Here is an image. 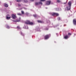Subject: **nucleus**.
I'll return each instance as SVG.
<instances>
[{"mask_svg": "<svg viewBox=\"0 0 76 76\" xmlns=\"http://www.w3.org/2000/svg\"><path fill=\"white\" fill-rule=\"evenodd\" d=\"M39 4H42V2L40 1L39 2H36L35 3V5L36 6H38V5H39Z\"/></svg>", "mask_w": 76, "mask_h": 76, "instance_id": "nucleus-4", "label": "nucleus"}, {"mask_svg": "<svg viewBox=\"0 0 76 76\" xmlns=\"http://www.w3.org/2000/svg\"><path fill=\"white\" fill-rule=\"evenodd\" d=\"M25 24H26V25H28L29 24L30 25H34V23L32 22H31L29 21V20H27L26 22H25Z\"/></svg>", "mask_w": 76, "mask_h": 76, "instance_id": "nucleus-2", "label": "nucleus"}, {"mask_svg": "<svg viewBox=\"0 0 76 76\" xmlns=\"http://www.w3.org/2000/svg\"><path fill=\"white\" fill-rule=\"evenodd\" d=\"M57 1L58 3H60L61 1L60 0H57Z\"/></svg>", "mask_w": 76, "mask_h": 76, "instance_id": "nucleus-18", "label": "nucleus"}, {"mask_svg": "<svg viewBox=\"0 0 76 76\" xmlns=\"http://www.w3.org/2000/svg\"><path fill=\"white\" fill-rule=\"evenodd\" d=\"M68 4L69 6L67 7H66L65 9V10H70L71 4V2H69Z\"/></svg>", "mask_w": 76, "mask_h": 76, "instance_id": "nucleus-1", "label": "nucleus"}, {"mask_svg": "<svg viewBox=\"0 0 76 76\" xmlns=\"http://www.w3.org/2000/svg\"><path fill=\"white\" fill-rule=\"evenodd\" d=\"M17 28H18V29H19V26H17Z\"/></svg>", "mask_w": 76, "mask_h": 76, "instance_id": "nucleus-27", "label": "nucleus"}, {"mask_svg": "<svg viewBox=\"0 0 76 76\" xmlns=\"http://www.w3.org/2000/svg\"><path fill=\"white\" fill-rule=\"evenodd\" d=\"M9 16L8 15H7V20H9V19H10V17H9L8 16Z\"/></svg>", "mask_w": 76, "mask_h": 76, "instance_id": "nucleus-10", "label": "nucleus"}, {"mask_svg": "<svg viewBox=\"0 0 76 76\" xmlns=\"http://www.w3.org/2000/svg\"><path fill=\"white\" fill-rule=\"evenodd\" d=\"M20 19H21L20 18H19V21L20 22Z\"/></svg>", "mask_w": 76, "mask_h": 76, "instance_id": "nucleus-29", "label": "nucleus"}, {"mask_svg": "<svg viewBox=\"0 0 76 76\" xmlns=\"http://www.w3.org/2000/svg\"><path fill=\"white\" fill-rule=\"evenodd\" d=\"M56 10L57 11L59 10V9L58 8H56Z\"/></svg>", "mask_w": 76, "mask_h": 76, "instance_id": "nucleus-22", "label": "nucleus"}, {"mask_svg": "<svg viewBox=\"0 0 76 76\" xmlns=\"http://www.w3.org/2000/svg\"><path fill=\"white\" fill-rule=\"evenodd\" d=\"M50 3H51V1H48L46 3V5L48 6V5H50Z\"/></svg>", "mask_w": 76, "mask_h": 76, "instance_id": "nucleus-6", "label": "nucleus"}, {"mask_svg": "<svg viewBox=\"0 0 76 76\" xmlns=\"http://www.w3.org/2000/svg\"><path fill=\"white\" fill-rule=\"evenodd\" d=\"M40 1H45V0H40Z\"/></svg>", "mask_w": 76, "mask_h": 76, "instance_id": "nucleus-26", "label": "nucleus"}, {"mask_svg": "<svg viewBox=\"0 0 76 76\" xmlns=\"http://www.w3.org/2000/svg\"><path fill=\"white\" fill-rule=\"evenodd\" d=\"M68 35H71V34L70 33H69Z\"/></svg>", "mask_w": 76, "mask_h": 76, "instance_id": "nucleus-25", "label": "nucleus"}, {"mask_svg": "<svg viewBox=\"0 0 76 76\" xmlns=\"http://www.w3.org/2000/svg\"><path fill=\"white\" fill-rule=\"evenodd\" d=\"M50 35H46L45 37V39H48V38H49V37H50Z\"/></svg>", "mask_w": 76, "mask_h": 76, "instance_id": "nucleus-7", "label": "nucleus"}, {"mask_svg": "<svg viewBox=\"0 0 76 76\" xmlns=\"http://www.w3.org/2000/svg\"><path fill=\"white\" fill-rule=\"evenodd\" d=\"M13 21L15 22H18V21H16V20H14Z\"/></svg>", "mask_w": 76, "mask_h": 76, "instance_id": "nucleus-24", "label": "nucleus"}, {"mask_svg": "<svg viewBox=\"0 0 76 76\" xmlns=\"http://www.w3.org/2000/svg\"><path fill=\"white\" fill-rule=\"evenodd\" d=\"M23 3H27L28 1L27 0H23Z\"/></svg>", "mask_w": 76, "mask_h": 76, "instance_id": "nucleus-14", "label": "nucleus"}, {"mask_svg": "<svg viewBox=\"0 0 76 76\" xmlns=\"http://www.w3.org/2000/svg\"><path fill=\"white\" fill-rule=\"evenodd\" d=\"M33 16H34V17H35V18H37V17H38V16L36 14L34 15Z\"/></svg>", "mask_w": 76, "mask_h": 76, "instance_id": "nucleus-16", "label": "nucleus"}, {"mask_svg": "<svg viewBox=\"0 0 76 76\" xmlns=\"http://www.w3.org/2000/svg\"><path fill=\"white\" fill-rule=\"evenodd\" d=\"M18 6H19V4H18Z\"/></svg>", "mask_w": 76, "mask_h": 76, "instance_id": "nucleus-33", "label": "nucleus"}, {"mask_svg": "<svg viewBox=\"0 0 76 76\" xmlns=\"http://www.w3.org/2000/svg\"><path fill=\"white\" fill-rule=\"evenodd\" d=\"M12 18L13 19H15L16 18V16L14 14H12Z\"/></svg>", "mask_w": 76, "mask_h": 76, "instance_id": "nucleus-5", "label": "nucleus"}, {"mask_svg": "<svg viewBox=\"0 0 76 76\" xmlns=\"http://www.w3.org/2000/svg\"><path fill=\"white\" fill-rule=\"evenodd\" d=\"M64 4H66V3H64Z\"/></svg>", "mask_w": 76, "mask_h": 76, "instance_id": "nucleus-37", "label": "nucleus"}, {"mask_svg": "<svg viewBox=\"0 0 76 76\" xmlns=\"http://www.w3.org/2000/svg\"><path fill=\"white\" fill-rule=\"evenodd\" d=\"M18 15H19V14H18Z\"/></svg>", "mask_w": 76, "mask_h": 76, "instance_id": "nucleus-35", "label": "nucleus"}, {"mask_svg": "<svg viewBox=\"0 0 76 76\" xmlns=\"http://www.w3.org/2000/svg\"><path fill=\"white\" fill-rule=\"evenodd\" d=\"M58 26V25H57L54 28H56V27H57V26Z\"/></svg>", "mask_w": 76, "mask_h": 76, "instance_id": "nucleus-28", "label": "nucleus"}, {"mask_svg": "<svg viewBox=\"0 0 76 76\" xmlns=\"http://www.w3.org/2000/svg\"><path fill=\"white\" fill-rule=\"evenodd\" d=\"M26 15H28V12H26Z\"/></svg>", "mask_w": 76, "mask_h": 76, "instance_id": "nucleus-23", "label": "nucleus"}, {"mask_svg": "<svg viewBox=\"0 0 76 76\" xmlns=\"http://www.w3.org/2000/svg\"><path fill=\"white\" fill-rule=\"evenodd\" d=\"M20 34L22 36H25V34L23 33L22 31H20Z\"/></svg>", "mask_w": 76, "mask_h": 76, "instance_id": "nucleus-8", "label": "nucleus"}, {"mask_svg": "<svg viewBox=\"0 0 76 76\" xmlns=\"http://www.w3.org/2000/svg\"><path fill=\"white\" fill-rule=\"evenodd\" d=\"M48 28H47V29H46L45 30H48Z\"/></svg>", "mask_w": 76, "mask_h": 76, "instance_id": "nucleus-32", "label": "nucleus"}, {"mask_svg": "<svg viewBox=\"0 0 76 76\" xmlns=\"http://www.w3.org/2000/svg\"><path fill=\"white\" fill-rule=\"evenodd\" d=\"M5 7H8L9 6V5H8V4H5Z\"/></svg>", "mask_w": 76, "mask_h": 76, "instance_id": "nucleus-15", "label": "nucleus"}, {"mask_svg": "<svg viewBox=\"0 0 76 76\" xmlns=\"http://www.w3.org/2000/svg\"><path fill=\"white\" fill-rule=\"evenodd\" d=\"M64 38H65V39H67L69 38V36L67 35H66L65 37H64Z\"/></svg>", "mask_w": 76, "mask_h": 76, "instance_id": "nucleus-12", "label": "nucleus"}, {"mask_svg": "<svg viewBox=\"0 0 76 76\" xmlns=\"http://www.w3.org/2000/svg\"><path fill=\"white\" fill-rule=\"evenodd\" d=\"M50 14L52 16H59V14L58 13L52 12L50 13Z\"/></svg>", "mask_w": 76, "mask_h": 76, "instance_id": "nucleus-3", "label": "nucleus"}, {"mask_svg": "<svg viewBox=\"0 0 76 76\" xmlns=\"http://www.w3.org/2000/svg\"><path fill=\"white\" fill-rule=\"evenodd\" d=\"M5 26L7 29H9L10 28V27H9V25H5Z\"/></svg>", "mask_w": 76, "mask_h": 76, "instance_id": "nucleus-11", "label": "nucleus"}, {"mask_svg": "<svg viewBox=\"0 0 76 76\" xmlns=\"http://www.w3.org/2000/svg\"><path fill=\"white\" fill-rule=\"evenodd\" d=\"M46 9H47V8H46Z\"/></svg>", "mask_w": 76, "mask_h": 76, "instance_id": "nucleus-39", "label": "nucleus"}, {"mask_svg": "<svg viewBox=\"0 0 76 76\" xmlns=\"http://www.w3.org/2000/svg\"><path fill=\"white\" fill-rule=\"evenodd\" d=\"M48 22H50V21H48Z\"/></svg>", "mask_w": 76, "mask_h": 76, "instance_id": "nucleus-38", "label": "nucleus"}, {"mask_svg": "<svg viewBox=\"0 0 76 76\" xmlns=\"http://www.w3.org/2000/svg\"><path fill=\"white\" fill-rule=\"evenodd\" d=\"M19 15H21V14H19Z\"/></svg>", "mask_w": 76, "mask_h": 76, "instance_id": "nucleus-34", "label": "nucleus"}, {"mask_svg": "<svg viewBox=\"0 0 76 76\" xmlns=\"http://www.w3.org/2000/svg\"><path fill=\"white\" fill-rule=\"evenodd\" d=\"M74 35H76V34H75Z\"/></svg>", "mask_w": 76, "mask_h": 76, "instance_id": "nucleus-36", "label": "nucleus"}, {"mask_svg": "<svg viewBox=\"0 0 76 76\" xmlns=\"http://www.w3.org/2000/svg\"><path fill=\"white\" fill-rule=\"evenodd\" d=\"M58 20H60V17H58Z\"/></svg>", "mask_w": 76, "mask_h": 76, "instance_id": "nucleus-19", "label": "nucleus"}, {"mask_svg": "<svg viewBox=\"0 0 76 76\" xmlns=\"http://www.w3.org/2000/svg\"><path fill=\"white\" fill-rule=\"evenodd\" d=\"M37 22L39 23H44V22H42V21H41V20H38Z\"/></svg>", "mask_w": 76, "mask_h": 76, "instance_id": "nucleus-13", "label": "nucleus"}, {"mask_svg": "<svg viewBox=\"0 0 76 76\" xmlns=\"http://www.w3.org/2000/svg\"><path fill=\"white\" fill-rule=\"evenodd\" d=\"M15 1H17V2H19V0H16Z\"/></svg>", "mask_w": 76, "mask_h": 76, "instance_id": "nucleus-21", "label": "nucleus"}, {"mask_svg": "<svg viewBox=\"0 0 76 76\" xmlns=\"http://www.w3.org/2000/svg\"><path fill=\"white\" fill-rule=\"evenodd\" d=\"M22 14H24V12L23 11H21Z\"/></svg>", "mask_w": 76, "mask_h": 76, "instance_id": "nucleus-20", "label": "nucleus"}, {"mask_svg": "<svg viewBox=\"0 0 76 76\" xmlns=\"http://www.w3.org/2000/svg\"><path fill=\"white\" fill-rule=\"evenodd\" d=\"M24 28L25 29H28V26H24Z\"/></svg>", "mask_w": 76, "mask_h": 76, "instance_id": "nucleus-17", "label": "nucleus"}, {"mask_svg": "<svg viewBox=\"0 0 76 76\" xmlns=\"http://www.w3.org/2000/svg\"><path fill=\"white\" fill-rule=\"evenodd\" d=\"M19 1H20H20H22V0H20Z\"/></svg>", "mask_w": 76, "mask_h": 76, "instance_id": "nucleus-31", "label": "nucleus"}, {"mask_svg": "<svg viewBox=\"0 0 76 76\" xmlns=\"http://www.w3.org/2000/svg\"><path fill=\"white\" fill-rule=\"evenodd\" d=\"M73 22L74 23V25H76V19H74L73 20Z\"/></svg>", "mask_w": 76, "mask_h": 76, "instance_id": "nucleus-9", "label": "nucleus"}, {"mask_svg": "<svg viewBox=\"0 0 76 76\" xmlns=\"http://www.w3.org/2000/svg\"><path fill=\"white\" fill-rule=\"evenodd\" d=\"M30 1H33L34 0H30Z\"/></svg>", "mask_w": 76, "mask_h": 76, "instance_id": "nucleus-30", "label": "nucleus"}]
</instances>
